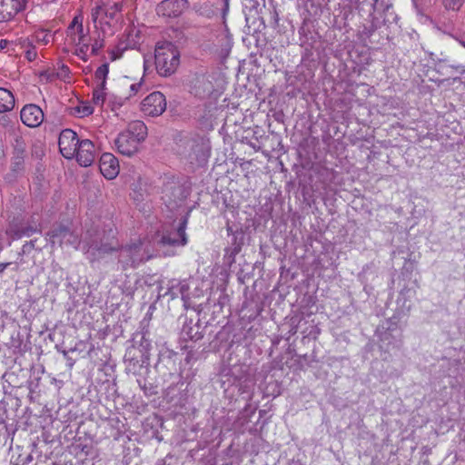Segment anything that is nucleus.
I'll list each match as a JSON object with an SVG mask.
<instances>
[{
	"instance_id": "f257e3e1",
	"label": "nucleus",
	"mask_w": 465,
	"mask_h": 465,
	"mask_svg": "<svg viewBox=\"0 0 465 465\" xmlns=\"http://www.w3.org/2000/svg\"><path fill=\"white\" fill-rule=\"evenodd\" d=\"M154 59L157 73L167 77L177 70L180 64V52L171 42H159L155 46Z\"/></svg>"
},
{
	"instance_id": "f03ea898",
	"label": "nucleus",
	"mask_w": 465,
	"mask_h": 465,
	"mask_svg": "<svg viewBox=\"0 0 465 465\" xmlns=\"http://www.w3.org/2000/svg\"><path fill=\"white\" fill-rule=\"evenodd\" d=\"M153 257V253L147 248L143 247L141 240L122 246L118 253V264L123 271L130 268H136Z\"/></svg>"
},
{
	"instance_id": "7ed1b4c3",
	"label": "nucleus",
	"mask_w": 465,
	"mask_h": 465,
	"mask_svg": "<svg viewBox=\"0 0 465 465\" xmlns=\"http://www.w3.org/2000/svg\"><path fill=\"white\" fill-rule=\"evenodd\" d=\"M166 110V99L161 92H153L141 103V111L148 116H159Z\"/></svg>"
},
{
	"instance_id": "20e7f679",
	"label": "nucleus",
	"mask_w": 465,
	"mask_h": 465,
	"mask_svg": "<svg viewBox=\"0 0 465 465\" xmlns=\"http://www.w3.org/2000/svg\"><path fill=\"white\" fill-rule=\"evenodd\" d=\"M47 236H49L53 244L57 242L60 245L69 244L77 248V245L80 243L78 235L72 232L67 226L62 224L54 225L51 231L47 232Z\"/></svg>"
},
{
	"instance_id": "39448f33",
	"label": "nucleus",
	"mask_w": 465,
	"mask_h": 465,
	"mask_svg": "<svg viewBox=\"0 0 465 465\" xmlns=\"http://www.w3.org/2000/svg\"><path fill=\"white\" fill-rule=\"evenodd\" d=\"M114 242V238L113 237L111 240L101 238L99 242L93 240L91 242H88V246L85 249L88 259L91 262H94L101 256L117 250L116 243Z\"/></svg>"
},
{
	"instance_id": "423d86ee",
	"label": "nucleus",
	"mask_w": 465,
	"mask_h": 465,
	"mask_svg": "<svg viewBox=\"0 0 465 465\" xmlns=\"http://www.w3.org/2000/svg\"><path fill=\"white\" fill-rule=\"evenodd\" d=\"M80 142L75 132L71 129L63 130L58 140L59 149L63 156L66 159L74 158Z\"/></svg>"
},
{
	"instance_id": "0eeeda50",
	"label": "nucleus",
	"mask_w": 465,
	"mask_h": 465,
	"mask_svg": "<svg viewBox=\"0 0 465 465\" xmlns=\"http://www.w3.org/2000/svg\"><path fill=\"white\" fill-rule=\"evenodd\" d=\"M187 5V0H163L157 5L156 13L164 17H178Z\"/></svg>"
},
{
	"instance_id": "6e6552de",
	"label": "nucleus",
	"mask_w": 465,
	"mask_h": 465,
	"mask_svg": "<svg viewBox=\"0 0 465 465\" xmlns=\"http://www.w3.org/2000/svg\"><path fill=\"white\" fill-rule=\"evenodd\" d=\"M20 118L28 127H38L44 121L43 110L36 104H26L20 113Z\"/></svg>"
},
{
	"instance_id": "1a4fd4ad",
	"label": "nucleus",
	"mask_w": 465,
	"mask_h": 465,
	"mask_svg": "<svg viewBox=\"0 0 465 465\" xmlns=\"http://www.w3.org/2000/svg\"><path fill=\"white\" fill-rule=\"evenodd\" d=\"M95 156L94 143L88 139L82 140L74 154L78 163L84 167L90 166L94 162Z\"/></svg>"
},
{
	"instance_id": "9d476101",
	"label": "nucleus",
	"mask_w": 465,
	"mask_h": 465,
	"mask_svg": "<svg viewBox=\"0 0 465 465\" xmlns=\"http://www.w3.org/2000/svg\"><path fill=\"white\" fill-rule=\"evenodd\" d=\"M141 143L129 133L124 131L115 139V145L120 153L132 156L139 151Z\"/></svg>"
},
{
	"instance_id": "9b49d317",
	"label": "nucleus",
	"mask_w": 465,
	"mask_h": 465,
	"mask_svg": "<svg viewBox=\"0 0 465 465\" xmlns=\"http://www.w3.org/2000/svg\"><path fill=\"white\" fill-rule=\"evenodd\" d=\"M14 155L12 157V171L19 173L24 169L25 156V142L20 134H15Z\"/></svg>"
},
{
	"instance_id": "f8f14e48",
	"label": "nucleus",
	"mask_w": 465,
	"mask_h": 465,
	"mask_svg": "<svg viewBox=\"0 0 465 465\" xmlns=\"http://www.w3.org/2000/svg\"><path fill=\"white\" fill-rule=\"evenodd\" d=\"M187 225V217L184 216L174 232L163 234L159 241L162 245H184L187 242L185 229Z\"/></svg>"
},
{
	"instance_id": "ddd939ff",
	"label": "nucleus",
	"mask_w": 465,
	"mask_h": 465,
	"mask_svg": "<svg viewBox=\"0 0 465 465\" xmlns=\"http://www.w3.org/2000/svg\"><path fill=\"white\" fill-rule=\"evenodd\" d=\"M99 168L106 179H114L119 173L118 160L112 153H105L100 157Z\"/></svg>"
},
{
	"instance_id": "4468645a",
	"label": "nucleus",
	"mask_w": 465,
	"mask_h": 465,
	"mask_svg": "<svg viewBox=\"0 0 465 465\" xmlns=\"http://www.w3.org/2000/svg\"><path fill=\"white\" fill-rule=\"evenodd\" d=\"M22 7L20 0H0V23L11 20Z\"/></svg>"
},
{
	"instance_id": "2eb2a0df",
	"label": "nucleus",
	"mask_w": 465,
	"mask_h": 465,
	"mask_svg": "<svg viewBox=\"0 0 465 465\" xmlns=\"http://www.w3.org/2000/svg\"><path fill=\"white\" fill-rule=\"evenodd\" d=\"M191 149L190 158L192 161H195L199 164L206 163L210 154V148L203 140L194 141Z\"/></svg>"
},
{
	"instance_id": "dca6fc26",
	"label": "nucleus",
	"mask_w": 465,
	"mask_h": 465,
	"mask_svg": "<svg viewBox=\"0 0 465 465\" xmlns=\"http://www.w3.org/2000/svg\"><path fill=\"white\" fill-rule=\"evenodd\" d=\"M193 89L195 95L206 97L213 93V84L209 76L203 74L195 78Z\"/></svg>"
},
{
	"instance_id": "f3484780",
	"label": "nucleus",
	"mask_w": 465,
	"mask_h": 465,
	"mask_svg": "<svg viewBox=\"0 0 465 465\" xmlns=\"http://www.w3.org/2000/svg\"><path fill=\"white\" fill-rule=\"evenodd\" d=\"M125 132L129 133L134 138L141 143L147 137V127L142 121H134L128 124Z\"/></svg>"
},
{
	"instance_id": "a211bd4d",
	"label": "nucleus",
	"mask_w": 465,
	"mask_h": 465,
	"mask_svg": "<svg viewBox=\"0 0 465 465\" xmlns=\"http://www.w3.org/2000/svg\"><path fill=\"white\" fill-rule=\"evenodd\" d=\"M15 107V97L13 94L5 88L0 87V113H6Z\"/></svg>"
},
{
	"instance_id": "6ab92c4d",
	"label": "nucleus",
	"mask_w": 465,
	"mask_h": 465,
	"mask_svg": "<svg viewBox=\"0 0 465 465\" xmlns=\"http://www.w3.org/2000/svg\"><path fill=\"white\" fill-rule=\"evenodd\" d=\"M187 290V286L185 284H181L175 280L169 282L168 287L165 292H163L161 295L167 296L169 295L171 299H174L178 292L177 291L183 296L184 292Z\"/></svg>"
},
{
	"instance_id": "aec40b11",
	"label": "nucleus",
	"mask_w": 465,
	"mask_h": 465,
	"mask_svg": "<svg viewBox=\"0 0 465 465\" xmlns=\"http://www.w3.org/2000/svg\"><path fill=\"white\" fill-rule=\"evenodd\" d=\"M15 117H11L9 114L4 113L0 114V127L5 129L7 132L15 136V134H19L16 131Z\"/></svg>"
},
{
	"instance_id": "412c9836",
	"label": "nucleus",
	"mask_w": 465,
	"mask_h": 465,
	"mask_svg": "<svg viewBox=\"0 0 465 465\" xmlns=\"http://www.w3.org/2000/svg\"><path fill=\"white\" fill-rule=\"evenodd\" d=\"M109 73L108 64H104L99 66L95 71V79L97 80V84L101 86V88H105L106 78Z\"/></svg>"
},
{
	"instance_id": "4be33fe9",
	"label": "nucleus",
	"mask_w": 465,
	"mask_h": 465,
	"mask_svg": "<svg viewBox=\"0 0 465 465\" xmlns=\"http://www.w3.org/2000/svg\"><path fill=\"white\" fill-rule=\"evenodd\" d=\"M35 232H36V228H34L31 226L22 227L20 229H17L16 231H14V236H12V239L21 238L25 235L29 236ZM12 232H13L12 230L7 231V233H12Z\"/></svg>"
},
{
	"instance_id": "5701e85b",
	"label": "nucleus",
	"mask_w": 465,
	"mask_h": 465,
	"mask_svg": "<svg viewBox=\"0 0 465 465\" xmlns=\"http://www.w3.org/2000/svg\"><path fill=\"white\" fill-rule=\"evenodd\" d=\"M391 6L389 0H373L372 9L373 13H384Z\"/></svg>"
},
{
	"instance_id": "b1692460",
	"label": "nucleus",
	"mask_w": 465,
	"mask_h": 465,
	"mask_svg": "<svg viewBox=\"0 0 465 465\" xmlns=\"http://www.w3.org/2000/svg\"><path fill=\"white\" fill-rule=\"evenodd\" d=\"M241 252V244L233 242L232 247L225 249V257L232 263L234 262L235 256Z\"/></svg>"
},
{
	"instance_id": "393cba45",
	"label": "nucleus",
	"mask_w": 465,
	"mask_h": 465,
	"mask_svg": "<svg viewBox=\"0 0 465 465\" xmlns=\"http://www.w3.org/2000/svg\"><path fill=\"white\" fill-rule=\"evenodd\" d=\"M194 327L196 330L193 331V327L186 325L183 327V332L186 333V335L188 336V338L190 340L198 341L203 336H202L201 332L199 331V326L195 325Z\"/></svg>"
},
{
	"instance_id": "a878e982",
	"label": "nucleus",
	"mask_w": 465,
	"mask_h": 465,
	"mask_svg": "<svg viewBox=\"0 0 465 465\" xmlns=\"http://www.w3.org/2000/svg\"><path fill=\"white\" fill-rule=\"evenodd\" d=\"M82 27H83V18L81 15H76L74 17V19L72 20L71 24L69 25L68 28H67V34L68 35H73V32L74 30V28H76V31H82Z\"/></svg>"
},
{
	"instance_id": "bb28decb",
	"label": "nucleus",
	"mask_w": 465,
	"mask_h": 465,
	"mask_svg": "<svg viewBox=\"0 0 465 465\" xmlns=\"http://www.w3.org/2000/svg\"><path fill=\"white\" fill-rule=\"evenodd\" d=\"M104 88H101V86L97 84L96 88L93 92V101L97 105H102L104 102Z\"/></svg>"
},
{
	"instance_id": "cd10ccee",
	"label": "nucleus",
	"mask_w": 465,
	"mask_h": 465,
	"mask_svg": "<svg viewBox=\"0 0 465 465\" xmlns=\"http://www.w3.org/2000/svg\"><path fill=\"white\" fill-rule=\"evenodd\" d=\"M70 35L72 37V41L75 45H81L82 44H85L84 43L85 34L84 33V27H82V31H76V34H74L73 32V35Z\"/></svg>"
},
{
	"instance_id": "c85d7f7f",
	"label": "nucleus",
	"mask_w": 465,
	"mask_h": 465,
	"mask_svg": "<svg viewBox=\"0 0 465 465\" xmlns=\"http://www.w3.org/2000/svg\"><path fill=\"white\" fill-rule=\"evenodd\" d=\"M76 111L81 117L87 116L93 114V108L90 105L77 106Z\"/></svg>"
},
{
	"instance_id": "c756f323",
	"label": "nucleus",
	"mask_w": 465,
	"mask_h": 465,
	"mask_svg": "<svg viewBox=\"0 0 465 465\" xmlns=\"http://www.w3.org/2000/svg\"><path fill=\"white\" fill-rule=\"evenodd\" d=\"M444 5L449 9L456 10L461 5V0H444Z\"/></svg>"
},
{
	"instance_id": "7c9ffc66",
	"label": "nucleus",
	"mask_w": 465,
	"mask_h": 465,
	"mask_svg": "<svg viewBox=\"0 0 465 465\" xmlns=\"http://www.w3.org/2000/svg\"><path fill=\"white\" fill-rule=\"evenodd\" d=\"M142 84L141 83H135V84H132L130 86H129V89H130V94L128 95L125 96V99H128L130 98L131 96L133 95H135L140 87H141Z\"/></svg>"
},
{
	"instance_id": "2f4dec72",
	"label": "nucleus",
	"mask_w": 465,
	"mask_h": 465,
	"mask_svg": "<svg viewBox=\"0 0 465 465\" xmlns=\"http://www.w3.org/2000/svg\"><path fill=\"white\" fill-rule=\"evenodd\" d=\"M35 240H31V241L27 242L26 243H25L23 245L22 252H19V255H23L24 253L28 252L30 250L35 248Z\"/></svg>"
},
{
	"instance_id": "473e14b6",
	"label": "nucleus",
	"mask_w": 465,
	"mask_h": 465,
	"mask_svg": "<svg viewBox=\"0 0 465 465\" xmlns=\"http://www.w3.org/2000/svg\"><path fill=\"white\" fill-rule=\"evenodd\" d=\"M10 265H14L13 270L15 272H17L19 270L18 262H2L0 263V273H2Z\"/></svg>"
},
{
	"instance_id": "72a5a7b5",
	"label": "nucleus",
	"mask_w": 465,
	"mask_h": 465,
	"mask_svg": "<svg viewBox=\"0 0 465 465\" xmlns=\"http://www.w3.org/2000/svg\"><path fill=\"white\" fill-rule=\"evenodd\" d=\"M87 49H88V45L87 44H82L81 46L76 50L77 55L83 54L82 58L84 60H85L84 55L86 54Z\"/></svg>"
},
{
	"instance_id": "f704fd0d",
	"label": "nucleus",
	"mask_w": 465,
	"mask_h": 465,
	"mask_svg": "<svg viewBox=\"0 0 465 465\" xmlns=\"http://www.w3.org/2000/svg\"><path fill=\"white\" fill-rule=\"evenodd\" d=\"M40 34H41V35H43V36H42V38H41V37H40V35H37L38 39H40L41 41H43L45 44H48V43H49V41H50V39H49V38L51 37V35H48V34H46V33H44V32H42V33H40Z\"/></svg>"
},
{
	"instance_id": "c9c22d12",
	"label": "nucleus",
	"mask_w": 465,
	"mask_h": 465,
	"mask_svg": "<svg viewBox=\"0 0 465 465\" xmlns=\"http://www.w3.org/2000/svg\"><path fill=\"white\" fill-rule=\"evenodd\" d=\"M223 15H225L226 13L229 10V2L230 0H223Z\"/></svg>"
},
{
	"instance_id": "e433bc0d",
	"label": "nucleus",
	"mask_w": 465,
	"mask_h": 465,
	"mask_svg": "<svg viewBox=\"0 0 465 465\" xmlns=\"http://www.w3.org/2000/svg\"><path fill=\"white\" fill-rule=\"evenodd\" d=\"M35 56H36L35 52H34V51H27V52H26V57H27V59H28L29 61L34 60V59L35 58Z\"/></svg>"
},
{
	"instance_id": "4c0bfd02",
	"label": "nucleus",
	"mask_w": 465,
	"mask_h": 465,
	"mask_svg": "<svg viewBox=\"0 0 465 465\" xmlns=\"http://www.w3.org/2000/svg\"><path fill=\"white\" fill-rule=\"evenodd\" d=\"M102 47L101 44H98L97 42L92 46V52L95 54L99 48Z\"/></svg>"
},
{
	"instance_id": "58836bf2",
	"label": "nucleus",
	"mask_w": 465,
	"mask_h": 465,
	"mask_svg": "<svg viewBox=\"0 0 465 465\" xmlns=\"http://www.w3.org/2000/svg\"><path fill=\"white\" fill-rule=\"evenodd\" d=\"M5 156V150H4V144L0 141V160Z\"/></svg>"
},
{
	"instance_id": "ea45409f",
	"label": "nucleus",
	"mask_w": 465,
	"mask_h": 465,
	"mask_svg": "<svg viewBox=\"0 0 465 465\" xmlns=\"http://www.w3.org/2000/svg\"><path fill=\"white\" fill-rule=\"evenodd\" d=\"M455 68L459 69L460 71V73H462V74L465 73V66L458 65V66H455Z\"/></svg>"
},
{
	"instance_id": "a19ab883",
	"label": "nucleus",
	"mask_w": 465,
	"mask_h": 465,
	"mask_svg": "<svg viewBox=\"0 0 465 465\" xmlns=\"http://www.w3.org/2000/svg\"><path fill=\"white\" fill-rule=\"evenodd\" d=\"M463 46H465V43H462Z\"/></svg>"
}]
</instances>
